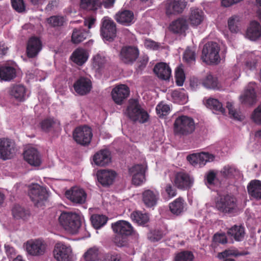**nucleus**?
<instances>
[{
	"label": "nucleus",
	"mask_w": 261,
	"mask_h": 261,
	"mask_svg": "<svg viewBox=\"0 0 261 261\" xmlns=\"http://www.w3.org/2000/svg\"><path fill=\"white\" fill-rule=\"evenodd\" d=\"M59 222L66 231L74 234L79 231L81 226L82 218L76 213L63 212L59 218Z\"/></svg>",
	"instance_id": "nucleus-1"
},
{
	"label": "nucleus",
	"mask_w": 261,
	"mask_h": 261,
	"mask_svg": "<svg viewBox=\"0 0 261 261\" xmlns=\"http://www.w3.org/2000/svg\"><path fill=\"white\" fill-rule=\"evenodd\" d=\"M195 130V123L190 117L181 115L176 118L173 124V132L179 137L188 136Z\"/></svg>",
	"instance_id": "nucleus-2"
},
{
	"label": "nucleus",
	"mask_w": 261,
	"mask_h": 261,
	"mask_svg": "<svg viewBox=\"0 0 261 261\" xmlns=\"http://www.w3.org/2000/svg\"><path fill=\"white\" fill-rule=\"evenodd\" d=\"M125 114L130 120L135 122H139L140 123H144L149 119L148 114L141 107L137 99H131L129 100Z\"/></svg>",
	"instance_id": "nucleus-3"
},
{
	"label": "nucleus",
	"mask_w": 261,
	"mask_h": 261,
	"mask_svg": "<svg viewBox=\"0 0 261 261\" xmlns=\"http://www.w3.org/2000/svg\"><path fill=\"white\" fill-rule=\"evenodd\" d=\"M219 51L220 47L217 43L208 42L203 47L201 60L207 64H218L220 61Z\"/></svg>",
	"instance_id": "nucleus-4"
},
{
	"label": "nucleus",
	"mask_w": 261,
	"mask_h": 261,
	"mask_svg": "<svg viewBox=\"0 0 261 261\" xmlns=\"http://www.w3.org/2000/svg\"><path fill=\"white\" fill-rule=\"evenodd\" d=\"M28 194L34 205L38 207L44 205L48 196L46 189L37 184L30 186Z\"/></svg>",
	"instance_id": "nucleus-5"
},
{
	"label": "nucleus",
	"mask_w": 261,
	"mask_h": 261,
	"mask_svg": "<svg viewBox=\"0 0 261 261\" xmlns=\"http://www.w3.org/2000/svg\"><path fill=\"white\" fill-rule=\"evenodd\" d=\"M117 31L116 24L111 18L105 16L101 19L100 33L103 39L113 41L116 37Z\"/></svg>",
	"instance_id": "nucleus-6"
},
{
	"label": "nucleus",
	"mask_w": 261,
	"mask_h": 261,
	"mask_svg": "<svg viewBox=\"0 0 261 261\" xmlns=\"http://www.w3.org/2000/svg\"><path fill=\"white\" fill-rule=\"evenodd\" d=\"M237 206L236 197L229 194L220 196L216 202L217 209L224 214H230L234 212Z\"/></svg>",
	"instance_id": "nucleus-7"
},
{
	"label": "nucleus",
	"mask_w": 261,
	"mask_h": 261,
	"mask_svg": "<svg viewBox=\"0 0 261 261\" xmlns=\"http://www.w3.org/2000/svg\"><path fill=\"white\" fill-rule=\"evenodd\" d=\"M92 137L91 128L86 125L77 127L73 132L74 141L84 146H87L90 143Z\"/></svg>",
	"instance_id": "nucleus-8"
},
{
	"label": "nucleus",
	"mask_w": 261,
	"mask_h": 261,
	"mask_svg": "<svg viewBox=\"0 0 261 261\" xmlns=\"http://www.w3.org/2000/svg\"><path fill=\"white\" fill-rule=\"evenodd\" d=\"M194 179L188 173L178 172L175 174L173 183L176 188L181 190H188L193 186Z\"/></svg>",
	"instance_id": "nucleus-9"
},
{
	"label": "nucleus",
	"mask_w": 261,
	"mask_h": 261,
	"mask_svg": "<svg viewBox=\"0 0 261 261\" xmlns=\"http://www.w3.org/2000/svg\"><path fill=\"white\" fill-rule=\"evenodd\" d=\"M139 51L137 47L126 46L123 47L120 53V58L126 64H132L138 59Z\"/></svg>",
	"instance_id": "nucleus-10"
},
{
	"label": "nucleus",
	"mask_w": 261,
	"mask_h": 261,
	"mask_svg": "<svg viewBox=\"0 0 261 261\" xmlns=\"http://www.w3.org/2000/svg\"><path fill=\"white\" fill-rule=\"evenodd\" d=\"M15 153L14 143L7 138L0 139V158L7 160L12 158Z\"/></svg>",
	"instance_id": "nucleus-11"
},
{
	"label": "nucleus",
	"mask_w": 261,
	"mask_h": 261,
	"mask_svg": "<svg viewBox=\"0 0 261 261\" xmlns=\"http://www.w3.org/2000/svg\"><path fill=\"white\" fill-rule=\"evenodd\" d=\"M186 6V0H167L165 2V8L167 15L182 13Z\"/></svg>",
	"instance_id": "nucleus-12"
},
{
	"label": "nucleus",
	"mask_w": 261,
	"mask_h": 261,
	"mask_svg": "<svg viewBox=\"0 0 261 261\" xmlns=\"http://www.w3.org/2000/svg\"><path fill=\"white\" fill-rule=\"evenodd\" d=\"M65 196L73 203L83 204L86 201L87 194L83 189L74 187L66 191Z\"/></svg>",
	"instance_id": "nucleus-13"
},
{
	"label": "nucleus",
	"mask_w": 261,
	"mask_h": 261,
	"mask_svg": "<svg viewBox=\"0 0 261 261\" xmlns=\"http://www.w3.org/2000/svg\"><path fill=\"white\" fill-rule=\"evenodd\" d=\"M42 48V41L36 36L30 37L27 43L26 53L29 58L36 57Z\"/></svg>",
	"instance_id": "nucleus-14"
},
{
	"label": "nucleus",
	"mask_w": 261,
	"mask_h": 261,
	"mask_svg": "<svg viewBox=\"0 0 261 261\" xmlns=\"http://www.w3.org/2000/svg\"><path fill=\"white\" fill-rule=\"evenodd\" d=\"M115 20L124 26H130L135 22L134 12L129 10L121 9L114 16Z\"/></svg>",
	"instance_id": "nucleus-15"
},
{
	"label": "nucleus",
	"mask_w": 261,
	"mask_h": 261,
	"mask_svg": "<svg viewBox=\"0 0 261 261\" xmlns=\"http://www.w3.org/2000/svg\"><path fill=\"white\" fill-rule=\"evenodd\" d=\"M91 81L88 77L81 76L74 83L75 91L80 95H85L89 93L92 89Z\"/></svg>",
	"instance_id": "nucleus-16"
},
{
	"label": "nucleus",
	"mask_w": 261,
	"mask_h": 261,
	"mask_svg": "<svg viewBox=\"0 0 261 261\" xmlns=\"http://www.w3.org/2000/svg\"><path fill=\"white\" fill-rule=\"evenodd\" d=\"M71 253V249L62 243H57L53 251L54 256L58 261H68Z\"/></svg>",
	"instance_id": "nucleus-17"
},
{
	"label": "nucleus",
	"mask_w": 261,
	"mask_h": 261,
	"mask_svg": "<svg viewBox=\"0 0 261 261\" xmlns=\"http://www.w3.org/2000/svg\"><path fill=\"white\" fill-rule=\"evenodd\" d=\"M26 249L29 254L39 256L44 253L45 245L41 240H31L27 242Z\"/></svg>",
	"instance_id": "nucleus-18"
},
{
	"label": "nucleus",
	"mask_w": 261,
	"mask_h": 261,
	"mask_svg": "<svg viewBox=\"0 0 261 261\" xmlns=\"http://www.w3.org/2000/svg\"><path fill=\"white\" fill-rule=\"evenodd\" d=\"M129 87L125 85H119L115 87L112 91L111 94L115 103L120 105L129 95Z\"/></svg>",
	"instance_id": "nucleus-19"
},
{
	"label": "nucleus",
	"mask_w": 261,
	"mask_h": 261,
	"mask_svg": "<svg viewBox=\"0 0 261 261\" xmlns=\"http://www.w3.org/2000/svg\"><path fill=\"white\" fill-rule=\"evenodd\" d=\"M98 181L103 187L112 185L116 176V172L111 170H98L96 173Z\"/></svg>",
	"instance_id": "nucleus-20"
},
{
	"label": "nucleus",
	"mask_w": 261,
	"mask_h": 261,
	"mask_svg": "<svg viewBox=\"0 0 261 261\" xmlns=\"http://www.w3.org/2000/svg\"><path fill=\"white\" fill-rule=\"evenodd\" d=\"M129 174L132 175V183L136 186L141 185L145 180V171L142 165H135L128 169Z\"/></svg>",
	"instance_id": "nucleus-21"
},
{
	"label": "nucleus",
	"mask_w": 261,
	"mask_h": 261,
	"mask_svg": "<svg viewBox=\"0 0 261 261\" xmlns=\"http://www.w3.org/2000/svg\"><path fill=\"white\" fill-rule=\"evenodd\" d=\"M160 198V194L156 190L150 189L145 190L142 193V200L147 207L155 206Z\"/></svg>",
	"instance_id": "nucleus-22"
},
{
	"label": "nucleus",
	"mask_w": 261,
	"mask_h": 261,
	"mask_svg": "<svg viewBox=\"0 0 261 261\" xmlns=\"http://www.w3.org/2000/svg\"><path fill=\"white\" fill-rule=\"evenodd\" d=\"M16 77V69L9 63L0 65V80L10 82Z\"/></svg>",
	"instance_id": "nucleus-23"
},
{
	"label": "nucleus",
	"mask_w": 261,
	"mask_h": 261,
	"mask_svg": "<svg viewBox=\"0 0 261 261\" xmlns=\"http://www.w3.org/2000/svg\"><path fill=\"white\" fill-rule=\"evenodd\" d=\"M94 164L98 166H105L111 161V154L107 149H102L96 152L93 156Z\"/></svg>",
	"instance_id": "nucleus-24"
},
{
	"label": "nucleus",
	"mask_w": 261,
	"mask_h": 261,
	"mask_svg": "<svg viewBox=\"0 0 261 261\" xmlns=\"http://www.w3.org/2000/svg\"><path fill=\"white\" fill-rule=\"evenodd\" d=\"M113 231L117 233L124 236L132 234L134 229L132 225L127 221L119 220L112 224Z\"/></svg>",
	"instance_id": "nucleus-25"
},
{
	"label": "nucleus",
	"mask_w": 261,
	"mask_h": 261,
	"mask_svg": "<svg viewBox=\"0 0 261 261\" xmlns=\"http://www.w3.org/2000/svg\"><path fill=\"white\" fill-rule=\"evenodd\" d=\"M24 160L31 166L38 167L41 164V158L38 150L34 148L27 149L24 153Z\"/></svg>",
	"instance_id": "nucleus-26"
},
{
	"label": "nucleus",
	"mask_w": 261,
	"mask_h": 261,
	"mask_svg": "<svg viewBox=\"0 0 261 261\" xmlns=\"http://www.w3.org/2000/svg\"><path fill=\"white\" fill-rule=\"evenodd\" d=\"M205 14L203 11L197 8H191L188 20L193 27H197L203 21Z\"/></svg>",
	"instance_id": "nucleus-27"
},
{
	"label": "nucleus",
	"mask_w": 261,
	"mask_h": 261,
	"mask_svg": "<svg viewBox=\"0 0 261 261\" xmlns=\"http://www.w3.org/2000/svg\"><path fill=\"white\" fill-rule=\"evenodd\" d=\"M188 28V25L186 19L182 17L173 21L169 27L171 32L178 35H185Z\"/></svg>",
	"instance_id": "nucleus-28"
},
{
	"label": "nucleus",
	"mask_w": 261,
	"mask_h": 261,
	"mask_svg": "<svg viewBox=\"0 0 261 261\" xmlns=\"http://www.w3.org/2000/svg\"><path fill=\"white\" fill-rule=\"evenodd\" d=\"M250 197L256 200H261V181L257 179L251 180L247 186Z\"/></svg>",
	"instance_id": "nucleus-29"
},
{
	"label": "nucleus",
	"mask_w": 261,
	"mask_h": 261,
	"mask_svg": "<svg viewBox=\"0 0 261 261\" xmlns=\"http://www.w3.org/2000/svg\"><path fill=\"white\" fill-rule=\"evenodd\" d=\"M255 83H249L244 94L241 96L242 103L252 105L256 102V96L255 92Z\"/></svg>",
	"instance_id": "nucleus-30"
},
{
	"label": "nucleus",
	"mask_w": 261,
	"mask_h": 261,
	"mask_svg": "<svg viewBox=\"0 0 261 261\" xmlns=\"http://www.w3.org/2000/svg\"><path fill=\"white\" fill-rule=\"evenodd\" d=\"M246 37L252 41H255L261 37V25L256 21L250 22L246 31Z\"/></svg>",
	"instance_id": "nucleus-31"
},
{
	"label": "nucleus",
	"mask_w": 261,
	"mask_h": 261,
	"mask_svg": "<svg viewBox=\"0 0 261 261\" xmlns=\"http://www.w3.org/2000/svg\"><path fill=\"white\" fill-rule=\"evenodd\" d=\"M153 71L159 78L163 80H169L171 74V68L167 64L163 62L156 64Z\"/></svg>",
	"instance_id": "nucleus-32"
},
{
	"label": "nucleus",
	"mask_w": 261,
	"mask_h": 261,
	"mask_svg": "<svg viewBox=\"0 0 261 261\" xmlns=\"http://www.w3.org/2000/svg\"><path fill=\"white\" fill-rule=\"evenodd\" d=\"M27 89L21 84H16L11 87L9 94L18 101H23L26 97Z\"/></svg>",
	"instance_id": "nucleus-33"
},
{
	"label": "nucleus",
	"mask_w": 261,
	"mask_h": 261,
	"mask_svg": "<svg viewBox=\"0 0 261 261\" xmlns=\"http://www.w3.org/2000/svg\"><path fill=\"white\" fill-rule=\"evenodd\" d=\"M185 205L184 199L179 197L169 203V210L173 214L178 216L184 212Z\"/></svg>",
	"instance_id": "nucleus-34"
},
{
	"label": "nucleus",
	"mask_w": 261,
	"mask_h": 261,
	"mask_svg": "<svg viewBox=\"0 0 261 261\" xmlns=\"http://www.w3.org/2000/svg\"><path fill=\"white\" fill-rule=\"evenodd\" d=\"M227 233L235 241H242L245 237V228L242 225H234L228 229Z\"/></svg>",
	"instance_id": "nucleus-35"
},
{
	"label": "nucleus",
	"mask_w": 261,
	"mask_h": 261,
	"mask_svg": "<svg viewBox=\"0 0 261 261\" xmlns=\"http://www.w3.org/2000/svg\"><path fill=\"white\" fill-rule=\"evenodd\" d=\"M247 254H249L248 251H243L240 252L237 249H227L219 253L218 254V257L220 259H223V261H235L234 259L228 258V257L230 256L237 257Z\"/></svg>",
	"instance_id": "nucleus-36"
},
{
	"label": "nucleus",
	"mask_w": 261,
	"mask_h": 261,
	"mask_svg": "<svg viewBox=\"0 0 261 261\" xmlns=\"http://www.w3.org/2000/svg\"><path fill=\"white\" fill-rule=\"evenodd\" d=\"M80 6L82 9L94 12L101 7V1L80 0Z\"/></svg>",
	"instance_id": "nucleus-37"
},
{
	"label": "nucleus",
	"mask_w": 261,
	"mask_h": 261,
	"mask_svg": "<svg viewBox=\"0 0 261 261\" xmlns=\"http://www.w3.org/2000/svg\"><path fill=\"white\" fill-rule=\"evenodd\" d=\"M86 51L82 48H77L73 51L71 56L72 61L78 65H82L88 59Z\"/></svg>",
	"instance_id": "nucleus-38"
},
{
	"label": "nucleus",
	"mask_w": 261,
	"mask_h": 261,
	"mask_svg": "<svg viewBox=\"0 0 261 261\" xmlns=\"http://www.w3.org/2000/svg\"><path fill=\"white\" fill-rule=\"evenodd\" d=\"M88 34V31L83 28H75L72 32L71 41L74 44L80 43L87 38Z\"/></svg>",
	"instance_id": "nucleus-39"
},
{
	"label": "nucleus",
	"mask_w": 261,
	"mask_h": 261,
	"mask_svg": "<svg viewBox=\"0 0 261 261\" xmlns=\"http://www.w3.org/2000/svg\"><path fill=\"white\" fill-rule=\"evenodd\" d=\"M12 213L13 217L16 219H22L23 220L27 219L30 215L28 210L19 205H15L12 210Z\"/></svg>",
	"instance_id": "nucleus-40"
},
{
	"label": "nucleus",
	"mask_w": 261,
	"mask_h": 261,
	"mask_svg": "<svg viewBox=\"0 0 261 261\" xmlns=\"http://www.w3.org/2000/svg\"><path fill=\"white\" fill-rule=\"evenodd\" d=\"M130 218L133 221L141 225L145 224L149 221L147 214L139 211L133 212L130 215Z\"/></svg>",
	"instance_id": "nucleus-41"
},
{
	"label": "nucleus",
	"mask_w": 261,
	"mask_h": 261,
	"mask_svg": "<svg viewBox=\"0 0 261 261\" xmlns=\"http://www.w3.org/2000/svg\"><path fill=\"white\" fill-rule=\"evenodd\" d=\"M206 106L207 108L220 112L222 114L225 113V109L222 107V103L217 99L210 98L206 101Z\"/></svg>",
	"instance_id": "nucleus-42"
},
{
	"label": "nucleus",
	"mask_w": 261,
	"mask_h": 261,
	"mask_svg": "<svg viewBox=\"0 0 261 261\" xmlns=\"http://www.w3.org/2000/svg\"><path fill=\"white\" fill-rule=\"evenodd\" d=\"M91 223L95 229H99L105 225L108 221V218L103 215H93L91 218Z\"/></svg>",
	"instance_id": "nucleus-43"
},
{
	"label": "nucleus",
	"mask_w": 261,
	"mask_h": 261,
	"mask_svg": "<svg viewBox=\"0 0 261 261\" xmlns=\"http://www.w3.org/2000/svg\"><path fill=\"white\" fill-rule=\"evenodd\" d=\"M99 251L96 247L89 248L84 254L85 261H97L99 259Z\"/></svg>",
	"instance_id": "nucleus-44"
},
{
	"label": "nucleus",
	"mask_w": 261,
	"mask_h": 261,
	"mask_svg": "<svg viewBox=\"0 0 261 261\" xmlns=\"http://www.w3.org/2000/svg\"><path fill=\"white\" fill-rule=\"evenodd\" d=\"M223 176L226 178H232L239 173V170L233 165L225 166L221 171Z\"/></svg>",
	"instance_id": "nucleus-45"
},
{
	"label": "nucleus",
	"mask_w": 261,
	"mask_h": 261,
	"mask_svg": "<svg viewBox=\"0 0 261 261\" xmlns=\"http://www.w3.org/2000/svg\"><path fill=\"white\" fill-rule=\"evenodd\" d=\"M194 258V256L192 252L184 250L176 254L174 261H193Z\"/></svg>",
	"instance_id": "nucleus-46"
},
{
	"label": "nucleus",
	"mask_w": 261,
	"mask_h": 261,
	"mask_svg": "<svg viewBox=\"0 0 261 261\" xmlns=\"http://www.w3.org/2000/svg\"><path fill=\"white\" fill-rule=\"evenodd\" d=\"M65 18L62 16H51L47 19V23L52 27H60L63 25Z\"/></svg>",
	"instance_id": "nucleus-47"
},
{
	"label": "nucleus",
	"mask_w": 261,
	"mask_h": 261,
	"mask_svg": "<svg viewBox=\"0 0 261 261\" xmlns=\"http://www.w3.org/2000/svg\"><path fill=\"white\" fill-rule=\"evenodd\" d=\"M106 63L105 57H102L99 55H97L94 57L93 59L92 65L93 68L98 72H100L101 70L105 67Z\"/></svg>",
	"instance_id": "nucleus-48"
},
{
	"label": "nucleus",
	"mask_w": 261,
	"mask_h": 261,
	"mask_svg": "<svg viewBox=\"0 0 261 261\" xmlns=\"http://www.w3.org/2000/svg\"><path fill=\"white\" fill-rule=\"evenodd\" d=\"M202 85L207 89H215L218 86V80L211 74L207 75L202 82Z\"/></svg>",
	"instance_id": "nucleus-49"
},
{
	"label": "nucleus",
	"mask_w": 261,
	"mask_h": 261,
	"mask_svg": "<svg viewBox=\"0 0 261 261\" xmlns=\"http://www.w3.org/2000/svg\"><path fill=\"white\" fill-rule=\"evenodd\" d=\"M214 156L208 152H201L198 153L199 167H202L205 165L207 162L213 161Z\"/></svg>",
	"instance_id": "nucleus-50"
},
{
	"label": "nucleus",
	"mask_w": 261,
	"mask_h": 261,
	"mask_svg": "<svg viewBox=\"0 0 261 261\" xmlns=\"http://www.w3.org/2000/svg\"><path fill=\"white\" fill-rule=\"evenodd\" d=\"M164 192L162 194H164L167 196L168 199H171L175 197L177 195V190L176 188L171 184H167L164 188Z\"/></svg>",
	"instance_id": "nucleus-51"
},
{
	"label": "nucleus",
	"mask_w": 261,
	"mask_h": 261,
	"mask_svg": "<svg viewBox=\"0 0 261 261\" xmlns=\"http://www.w3.org/2000/svg\"><path fill=\"white\" fill-rule=\"evenodd\" d=\"M163 232L160 229L151 230L148 233L147 237L152 242H157L164 236Z\"/></svg>",
	"instance_id": "nucleus-52"
},
{
	"label": "nucleus",
	"mask_w": 261,
	"mask_h": 261,
	"mask_svg": "<svg viewBox=\"0 0 261 261\" xmlns=\"http://www.w3.org/2000/svg\"><path fill=\"white\" fill-rule=\"evenodd\" d=\"M183 59L189 65L194 64L195 62V53L191 49L188 48L185 50Z\"/></svg>",
	"instance_id": "nucleus-53"
},
{
	"label": "nucleus",
	"mask_w": 261,
	"mask_h": 261,
	"mask_svg": "<svg viewBox=\"0 0 261 261\" xmlns=\"http://www.w3.org/2000/svg\"><path fill=\"white\" fill-rule=\"evenodd\" d=\"M156 111L160 117H163L168 115L170 111V107L168 105L159 103L156 107Z\"/></svg>",
	"instance_id": "nucleus-54"
},
{
	"label": "nucleus",
	"mask_w": 261,
	"mask_h": 261,
	"mask_svg": "<svg viewBox=\"0 0 261 261\" xmlns=\"http://www.w3.org/2000/svg\"><path fill=\"white\" fill-rule=\"evenodd\" d=\"M176 83L178 86H182L185 80V74L184 70L180 67L176 68L175 72Z\"/></svg>",
	"instance_id": "nucleus-55"
},
{
	"label": "nucleus",
	"mask_w": 261,
	"mask_h": 261,
	"mask_svg": "<svg viewBox=\"0 0 261 261\" xmlns=\"http://www.w3.org/2000/svg\"><path fill=\"white\" fill-rule=\"evenodd\" d=\"M120 234H117L114 238V243L118 247H124L127 245V237Z\"/></svg>",
	"instance_id": "nucleus-56"
},
{
	"label": "nucleus",
	"mask_w": 261,
	"mask_h": 261,
	"mask_svg": "<svg viewBox=\"0 0 261 261\" xmlns=\"http://www.w3.org/2000/svg\"><path fill=\"white\" fill-rule=\"evenodd\" d=\"M12 8L17 12L20 13L25 10V6L23 0H11Z\"/></svg>",
	"instance_id": "nucleus-57"
},
{
	"label": "nucleus",
	"mask_w": 261,
	"mask_h": 261,
	"mask_svg": "<svg viewBox=\"0 0 261 261\" xmlns=\"http://www.w3.org/2000/svg\"><path fill=\"white\" fill-rule=\"evenodd\" d=\"M216 178V173L213 170L208 171L205 176V183L207 186H212L214 184Z\"/></svg>",
	"instance_id": "nucleus-58"
},
{
	"label": "nucleus",
	"mask_w": 261,
	"mask_h": 261,
	"mask_svg": "<svg viewBox=\"0 0 261 261\" xmlns=\"http://www.w3.org/2000/svg\"><path fill=\"white\" fill-rule=\"evenodd\" d=\"M54 121L53 119L47 118L42 120L40 123L41 129L44 132H48L52 127Z\"/></svg>",
	"instance_id": "nucleus-59"
},
{
	"label": "nucleus",
	"mask_w": 261,
	"mask_h": 261,
	"mask_svg": "<svg viewBox=\"0 0 261 261\" xmlns=\"http://www.w3.org/2000/svg\"><path fill=\"white\" fill-rule=\"evenodd\" d=\"M120 255L117 253H107L100 261H120Z\"/></svg>",
	"instance_id": "nucleus-60"
},
{
	"label": "nucleus",
	"mask_w": 261,
	"mask_h": 261,
	"mask_svg": "<svg viewBox=\"0 0 261 261\" xmlns=\"http://www.w3.org/2000/svg\"><path fill=\"white\" fill-rule=\"evenodd\" d=\"M252 119L256 123H261V105L258 106L252 114Z\"/></svg>",
	"instance_id": "nucleus-61"
},
{
	"label": "nucleus",
	"mask_w": 261,
	"mask_h": 261,
	"mask_svg": "<svg viewBox=\"0 0 261 261\" xmlns=\"http://www.w3.org/2000/svg\"><path fill=\"white\" fill-rule=\"evenodd\" d=\"M213 241L221 244H226L227 242V238L224 233H216L213 237Z\"/></svg>",
	"instance_id": "nucleus-62"
},
{
	"label": "nucleus",
	"mask_w": 261,
	"mask_h": 261,
	"mask_svg": "<svg viewBox=\"0 0 261 261\" xmlns=\"http://www.w3.org/2000/svg\"><path fill=\"white\" fill-rule=\"evenodd\" d=\"M226 108L228 110L229 114L230 115V117H232L234 119H237V120L240 119V116L233 109V105L231 102H227V104H226Z\"/></svg>",
	"instance_id": "nucleus-63"
},
{
	"label": "nucleus",
	"mask_w": 261,
	"mask_h": 261,
	"mask_svg": "<svg viewBox=\"0 0 261 261\" xmlns=\"http://www.w3.org/2000/svg\"><path fill=\"white\" fill-rule=\"evenodd\" d=\"M236 17H231L228 20V25L229 29L232 33L237 32L238 30L236 25Z\"/></svg>",
	"instance_id": "nucleus-64"
}]
</instances>
